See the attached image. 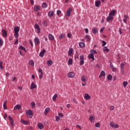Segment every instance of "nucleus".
Here are the masks:
<instances>
[{"label": "nucleus", "instance_id": "obj_44", "mask_svg": "<svg viewBox=\"0 0 130 130\" xmlns=\"http://www.w3.org/2000/svg\"><path fill=\"white\" fill-rule=\"evenodd\" d=\"M95 127H100V123L99 122H97L95 124Z\"/></svg>", "mask_w": 130, "mask_h": 130}, {"label": "nucleus", "instance_id": "obj_29", "mask_svg": "<svg viewBox=\"0 0 130 130\" xmlns=\"http://www.w3.org/2000/svg\"><path fill=\"white\" fill-rule=\"evenodd\" d=\"M92 32L93 34H96V33L98 32V29H97V28H94L92 29Z\"/></svg>", "mask_w": 130, "mask_h": 130}, {"label": "nucleus", "instance_id": "obj_24", "mask_svg": "<svg viewBox=\"0 0 130 130\" xmlns=\"http://www.w3.org/2000/svg\"><path fill=\"white\" fill-rule=\"evenodd\" d=\"M79 47H80L81 48H83L85 46V43L83 42L79 43Z\"/></svg>", "mask_w": 130, "mask_h": 130}, {"label": "nucleus", "instance_id": "obj_54", "mask_svg": "<svg viewBox=\"0 0 130 130\" xmlns=\"http://www.w3.org/2000/svg\"><path fill=\"white\" fill-rule=\"evenodd\" d=\"M111 70L112 71V72H115V71H116V68L113 67L112 68H111Z\"/></svg>", "mask_w": 130, "mask_h": 130}, {"label": "nucleus", "instance_id": "obj_43", "mask_svg": "<svg viewBox=\"0 0 130 130\" xmlns=\"http://www.w3.org/2000/svg\"><path fill=\"white\" fill-rule=\"evenodd\" d=\"M124 64H125V62H122L120 64V67H121V68L122 69H123V67H124Z\"/></svg>", "mask_w": 130, "mask_h": 130}, {"label": "nucleus", "instance_id": "obj_28", "mask_svg": "<svg viewBox=\"0 0 130 130\" xmlns=\"http://www.w3.org/2000/svg\"><path fill=\"white\" fill-rule=\"evenodd\" d=\"M52 63H53V62L52 61V60L47 61V65L48 66V67H51V66L52 65Z\"/></svg>", "mask_w": 130, "mask_h": 130}, {"label": "nucleus", "instance_id": "obj_15", "mask_svg": "<svg viewBox=\"0 0 130 130\" xmlns=\"http://www.w3.org/2000/svg\"><path fill=\"white\" fill-rule=\"evenodd\" d=\"M88 58L89 59H92V60H95V58H94V54H89L88 55Z\"/></svg>", "mask_w": 130, "mask_h": 130}, {"label": "nucleus", "instance_id": "obj_27", "mask_svg": "<svg viewBox=\"0 0 130 130\" xmlns=\"http://www.w3.org/2000/svg\"><path fill=\"white\" fill-rule=\"evenodd\" d=\"M49 110H50V108H46L45 109L44 114H45V115H46L47 114V113H48V112H49Z\"/></svg>", "mask_w": 130, "mask_h": 130}, {"label": "nucleus", "instance_id": "obj_48", "mask_svg": "<svg viewBox=\"0 0 130 130\" xmlns=\"http://www.w3.org/2000/svg\"><path fill=\"white\" fill-rule=\"evenodd\" d=\"M61 38H64V35L61 34L59 36V39H61Z\"/></svg>", "mask_w": 130, "mask_h": 130}, {"label": "nucleus", "instance_id": "obj_39", "mask_svg": "<svg viewBox=\"0 0 130 130\" xmlns=\"http://www.w3.org/2000/svg\"><path fill=\"white\" fill-rule=\"evenodd\" d=\"M34 9H35V11H36V12H37V11H39L40 9V7L35 6Z\"/></svg>", "mask_w": 130, "mask_h": 130}, {"label": "nucleus", "instance_id": "obj_3", "mask_svg": "<svg viewBox=\"0 0 130 130\" xmlns=\"http://www.w3.org/2000/svg\"><path fill=\"white\" fill-rule=\"evenodd\" d=\"M25 113L28 117H32V115H33V113L31 110H26Z\"/></svg>", "mask_w": 130, "mask_h": 130}, {"label": "nucleus", "instance_id": "obj_58", "mask_svg": "<svg viewBox=\"0 0 130 130\" xmlns=\"http://www.w3.org/2000/svg\"><path fill=\"white\" fill-rule=\"evenodd\" d=\"M19 43V40L17 39L15 41V44H18Z\"/></svg>", "mask_w": 130, "mask_h": 130}, {"label": "nucleus", "instance_id": "obj_42", "mask_svg": "<svg viewBox=\"0 0 130 130\" xmlns=\"http://www.w3.org/2000/svg\"><path fill=\"white\" fill-rule=\"evenodd\" d=\"M19 49H21V50H24V51H26V49L23 46H20L19 47Z\"/></svg>", "mask_w": 130, "mask_h": 130}, {"label": "nucleus", "instance_id": "obj_23", "mask_svg": "<svg viewBox=\"0 0 130 130\" xmlns=\"http://www.w3.org/2000/svg\"><path fill=\"white\" fill-rule=\"evenodd\" d=\"M113 20V17L109 16L107 18V21L110 22V21H112Z\"/></svg>", "mask_w": 130, "mask_h": 130}, {"label": "nucleus", "instance_id": "obj_26", "mask_svg": "<svg viewBox=\"0 0 130 130\" xmlns=\"http://www.w3.org/2000/svg\"><path fill=\"white\" fill-rule=\"evenodd\" d=\"M105 76V72L102 71L100 75H99V77L101 78V77H104Z\"/></svg>", "mask_w": 130, "mask_h": 130}, {"label": "nucleus", "instance_id": "obj_56", "mask_svg": "<svg viewBox=\"0 0 130 130\" xmlns=\"http://www.w3.org/2000/svg\"><path fill=\"white\" fill-rule=\"evenodd\" d=\"M59 119H60L59 116H57L56 117V120L57 121H58L59 120Z\"/></svg>", "mask_w": 130, "mask_h": 130}, {"label": "nucleus", "instance_id": "obj_19", "mask_svg": "<svg viewBox=\"0 0 130 130\" xmlns=\"http://www.w3.org/2000/svg\"><path fill=\"white\" fill-rule=\"evenodd\" d=\"M81 81L82 82H87V77L85 76H82L81 77Z\"/></svg>", "mask_w": 130, "mask_h": 130}, {"label": "nucleus", "instance_id": "obj_9", "mask_svg": "<svg viewBox=\"0 0 130 130\" xmlns=\"http://www.w3.org/2000/svg\"><path fill=\"white\" fill-rule=\"evenodd\" d=\"M84 98L86 100H90L91 99V96L88 93H85Z\"/></svg>", "mask_w": 130, "mask_h": 130}, {"label": "nucleus", "instance_id": "obj_6", "mask_svg": "<svg viewBox=\"0 0 130 130\" xmlns=\"http://www.w3.org/2000/svg\"><path fill=\"white\" fill-rule=\"evenodd\" d=\"M34 42L36 45H38L40 43V40H39L38 38H35L34 39Z\"/></svg>", "mask_w": 130, "mask_h": 130}, {"label": "nucleus", "instance_id": "obj_30", "mask_svg": "<svg viewBox=\"0 0 130 130\" xmlns=\"http://www.w3.org/2000/svg\"><path fill=\"white\" fill-rule=\"evenodd\" d=\"M68 64L70 66L71 64H73V59L69 58L68 60Z\"/></svg>", "mask_w": 130, "mask_h": 130}, {"label": "nucleus", "instance_id": "obj_64", "mask_svg": "<svg viewBox=\"0 0 130 130\" xmlns=\"http://www.w3.org/2000/svg\"><path fill=\"white\" fill-rule=\"evenodd\" d=\"M119 32L121 35V34H122V32H121V29H120V28L119 29Z\"/></svg>", "mask_w": 130, "mask_h": 130}, {"label": "nucleus", "instance_id": "obj_61", "mask_svg": "<svg viewBox=\"0 0 130 130\" xmlns=\"http://www.w3.org/2000/svg\"><path fill=\"white\" fill-rule=\"evenodd\" d=\"M105 29V27H103L100 29V32H103L104 30Z\"/></svg>", "mask_w": 130, "mask_h": 130}, {"label": "nucleus", "instance_id": "obj_37", "mask_svg": "<svg viewBox=\"0 0 130 130\" xmlns=\"http://www.w3.org/2000/svg\"><path fill=\"white\" fill-rule=\"evenodd\" d=\"M94 53H97V51L94 49L90 50V54H94Z\"/></svg>", "mask_w": 130, "mask_h": 130}, {"label": "nucleus", "instance_id": "obj_22", "mask_svg": "<svg viewBox=\"0 0 130 130\" xmlns=\"http://www.w3.org/2000/svg\"><path fill=\"white\" fill-rule=\"evenodd\" d=\"M21 123H23V124H28L29 123V121H25L24 119H22L21 120Z\"/></svg>", "mask_w": 130, "mask_h": 130}, {"label": "nucleus", "instance_id": "obj_12", "mask_svg": "<svg viewBox=\"0 0 130 130\" xmlns=\"http://www.w3.org/2000/svg\"><path fill=\"white\" fill-rule=\"evenodd\" d=\"M101 4V1H96L95 2V7H96V8H98V7H99V6H100V4Z\"/></svg>", "mask_w": 130, "mask_h": 130}, {"label": "nucleus", "instance_id": "obj_32", "mask_svg": "<svg viewBox=\"0 0 130 130\" xmlns=\"http://www.w3.org/2000/svg\"><path fill=\"white\" fill-rule=\"evenodd\" d=\"M3 45H4V40L3 39H0V48L3 47Z\"/></svg>", "mask_w": 130, "mask_h": 130}, {"label": "nucleus", "instance_id": "obj_2", "mask_svg": "<svg viewBox=\"0 0 130 130\" xmlns=\"http://www.w3.org/2000/svg\"><path fill=\"white\" fill-rule=\"evenodd\" d=\"M79 58L80 60L79 62V64L80 66H83L85 63V61H84V55H81Z\"/></svg>", "mask_w": 130, "mask_h": 130}, {"label": "nucleus", "instance_id": "obj_11", "mask_svg": "<svg viewBox=\"0 0 130 130\" xmlns=\"http://www.w3.org/2000/svg\"><path fill=\"white\" fill-rule=\"evenodd\" d=\"M2 36L3 37H7V34H8V32H7V30H5V29H3L2 30Z\"/></svg>", "mask_w": 130, "mask_h": 130}, {"label": "nucleus", "instance_id": "obj_16", "mask_svg": "<svg viewBox=\"0 0 130 130\" xmlns=\"http://www.w3.org/2000/svg\"><path fill=\"white\" fill-rule=\"evenodd\" d=\"M85 38L88 42H90V41H91V38H90V36L86 35L85 36Z\"/></svg>", "mask_w": 130, "mask_h": 130}, {"label": "nucleus", "instance_id": "obj_46", "mask_svg": "<svg viewBox=\"0 0 130 130\" xmlns=\"http://www.w3.org/2000/svg\"><path fill=\"white\" fill-rule=\"evenodd\" d=\"M3 61H0V70H3Z\"/></svg>", "mask_w": 130, "mask_h": 130}, {"label": "nucleus", "instance_id": "obj_4", "mask_svg": "<svg viewBox=\"0 0 130 130\" xmlns=\"http://www.w3.org/2000/svg\"><path fill=\"white\" fill-rule=\"evenodd\" d=\"M110 125L111 127H113V128H118V127H119L117 124L114 125V122L112 121L110 123Z\"/></svg>", "mask_w": 130, "mask_h": 130}, {"label": "nucleus", "instance_id": "obj_41", "mask_svg": "<svg viewBox=\"0 0 130 130\" xmlns=\"http://www.w3.org/2000/svg\"><path fill=\"white\" fill-rule=\"evenodd\" d=\"M108 80H109V81H111V80H112V76H111V75H109L108 76Z\"/></svg>", "mask_w": 130, "mask_h": 130}, {"label": "nucleus", "instance_id": "obj_47", "mask_svg": "<svg viewBox=\"0 0 130 130\" xmlns=\"http://www.w3.org/2000/svg\"><path fill=\"white\" fill-rule=\"evenodd\" d=\"M43 25H44V26H47V21L44 20L43 21Z\"/></svg>", "mask_w": 130, "mask_h": 130}, {"label": "nucleus", "instance_id": "obj_8", "mask_svg": "<svg viewBox=\"0 0 130 130\" xmlns=\"http://www.w3.org/2000/svg\"><path fill=\"white\" fill-rule=\"evenodd\" d=\"M35 29H36V30H38L37 33H40L41 29H40V27H39V25H38V24L35 25Z\"/></svg>", "mask_w": 130, "mask_h": 130}, {"label": "nucleus", "instance_id": "obj_36", "mask_svg": "<svg viewBox=\"0 0 130 130\" xmlns=\"http://www.w3.org/2000/svg\"><path fill=\"white\" fill-rule=\"evenodd\" d=\"M127 84H128V83H127V82H126V81H124L123 82V85L124 88L126 87V86H127Z\"/></svg>", "mask_w": 130, "mask_h": 130}, {"label": "nucleus", "instance_id": "obj_31", "mask_svg": "<svg viewBox=\"0 0 130 130\" xmlns=\"http://www.w3.org/2000/svg\"><path fill=\"white\" fill-rule=\"evenodd\" d=\"M103 50H104V51H107V52H109V51H110L109 49H108L107 47H106V46H105L103 47Z\"/></svg>", "mask_w": 130, "mask_h": 130}, {"label": "nucleus", "instance_id": "obj_60", "mask_svg": "<svg viewBox=\"0 0 130 130\" xmlns=\"http://www.w3.org/2000/svg\"><path fill=\"white\" fill-rule=\"evenodd\" d=\"M114 108H115L113 106H111L110 110H114Z\"/></svg>", "mask_w": 130, "mask_h": 130}, {"label": "nucleus", "instance_id": "obj_7", "mask_svg": "<svg viewBox=\"0 0 130 130\" xmlns=\"http://www.w3.org/2000/svg\"><path fill=\"white\" fill-rule=\"evenodd\" d=\"M72 11H73V9H72V8H70L69 9L66 14V15L67 16V17H70V16H71V12H72Z\"/></svg>", "mask_w": 130, "mask_h": 130}, {"label": "nucleus", "instance_id": "obj_5", "mask_svg": "<svg viewBox=\"0 0 130 130\" xmlns=\"http://www.w3.org/2000/svg\"><path fill=\"white\" fill-rule=\"evenodd\" d=\"M75 73L73 72H69L67 74V77H68V78H75Z\"/></svg>", "mask_w": 130, "mask_h": 130}, {"label": "nucleus", "instance_id": "obj_34", "mask_svg": "<svg viewBox=\"0 0 130 130\" xmlns=\"http://www.w3.org/2000/svg\"><path fill=\"white\" fill-rule=\"evenodd\" d=\"M3 107L4 109H7V101L4 102Z\"/></svg>", "mask_w": 130, "mask_h": 130}, {"label": "nucleus", "instance_id": "obj_18", "mask_svg": "<svg viewBox=\"0 0 130 130\" xmlns=\"http://www.w3.org/2000/svg\"><path fill=\"white\" fill-rule=\"evenodd\" d=\"M37 86L35 84H34V82H32L30 85V89L31 90H33V89H35L36 88Z\"/></svg>", "mask_w": 130, "mask_h": 130}, {"label": "nucleus", "instance_id": "obj_17", "mask_svg": "<svg viewBox=\"0 0 130 130\" xmlns=\"http://www.w3.org/2000/svg\"><path fill=\"white\" fill-rule=\"evenodd\" d=\"M14 109H15V110H20V109H21V105H16L14 107Z\"/></svg>", "mask_w": 130, "mask_h": 130}, {"label": "nucleus", "instance_id": "obj_49", "mask_svg": "<svg viewBox=\"0 0 130 130\" xmlns=\"http://www.w3.org/2000/svg\"><path fill=\"white\" fill-rule=\"evenodd\" d=\"M61 13V11H60V10H58L57 11L56 14L58 16H59Z\"/></svg>", "mask_w": 130, "mask_h": 130}, {"label": "nucleus", "instance_id": "obj_63", "mask_svg": "<svg viewBox=\"0 0 130 130\" xmlns=\"http://www.w3.org/2000/svg\"><path fill=\"white\" fill-rule=\"evenodd\" d=\"M114 67H113V65L112 64V63H111L110 64V68L111 69L113 68Z\"/></svg>", "mask_w": 130, "mask_h": 130}, {"label": "nucleus", "instance_id": "obj_20", "mask_svg": "<svg viewBox=\"0 0 130 130\" xmlns=\"http://www.w3.org/2000/svg\"><path fill=\"white\" fill-rule=\"evenodd\" d=\"M44 53H45V50L44 49L42 52H41L39 53V55L40 56H41V57H43V56H44Z\"/></svg>", "mask_w": 130, "mask_h": 130}, {"label": "nucleus", "instance_id": "obj_1", "mask_svg": "<svg viewBox=\"0 0 130 130\" xmlns=\"http://www.w3.org/2000/svg\"><path fill=\"white\" fill-rule=\"evenodd\" d=\"M14 36L15 37V38H18V35L19 34V31H20V27H19V26H15L14 28Z\"/></svg>", "mask_w": 130, "mask_h": 130}, {"label": "nucleus", "instance_id": "obj_55", "mask_svg": "<svg viewBox=\"0 0 130 130\" xmlns=\"http://www.w3.org/2000/svg\"><path fill=\"white\" fill-rule=\"evenodd\" d=\"M85 33L86 34H88V32H89V29H88V28H85Z\"/></svg>", "mask_w": 130, "mask_h": 130}, {"label": "nucleus", "instance_id": "obj_51", "mask_svg": "<svg viewBox=\"0 0 130 130\" xmlns=\"http://www.w3.org/2000/svg\"><path fill=\"white\" fill-rule=\"evenodd\" d=\"M43 77V73H41V74H40L39 75V78H40V79H42V77Z\"/></svg>", "mask_w": 130, "mask_h": 130}, {"label": "nucleus", "instance_id": "obj_45", "mask_svg": "<svg viewBox=\"0 0 130 130\" xmlns=\"http://www.w3.org/2000/svg\"><path fill=\"white\" fill-rule=\"evenodd\" d=\"M47 7V4H46V3H43V4H42L43 8H45Z\"/></svg>", "mask_w": 130, "mask_h": 130}, {"label": "nucleus", "instance_id": "obj_35", "mask_svg": "<svg viewBox=\"0 0 130 130\" xmlns=\"http://www.w3.org/2000/svg\"><path fill=\"white\" fill-rule=\"evenodd\" d=\"M57 98V94H55L52 98V100L55 101L56 100V98Z\"/></svg>", "mask_w": 130, "mask_h": 130}, {"label": "nucleus", "instance_id": "obj_33", "mask_svg": "<svg viewBox=\"0 0 130 130\" xmlns=\"http://www.w3.org/2000/svg\"><path fill=\"white\" fill-rule=\"evenodd\" d=\"M29 64H30V66H32V67H34V61L32 60H30L29 61Z\"/></svg>", "mask_w": 130, "mask_h": 130}, {"label": "nucleus", "instance_id": "obj_38", "mask_svg": "<svg viewBox=\"0 0 130 130\" xmlns=\"http://www.w3.org/2000/svg\"><path fill=\"white\" fill-rule=\"evenodd\" d=\"M94 119H95V117L91 115L89 117V120L92 122L93 120H94Z\"/></svg>", "mask_w": 130, "mask_h": 130}, {"label": "nucleus", "instance_id": "obj_50", "mask_svg": "<svg viewBox=\"0 0 130 130\" xmlns=\"http://www.w3.org/2000/svg\"><path fill=\"white\" fill-rule=\"evenodd\" d=\"M8 118H9L10 121H14V120H13V118L11 116H8Z\"/></svg>", "mask_w": 130, "mask_h": 130}, {"label": "nucleus", "instance_id": "obj_14", "mask_svg": "<svg viewBox=\"0 0 130 130\" xmlns=\"http://www.w3.org/2000/svg\"><path fill=\"white\" fill-rule=\"evenodd\" d=\"M48 16V17H53L54 16V12L53 11L49 12Z\"/></svg>", "mask_w": 130, "mask_h": 130}, {"label": "nucleus", "instance_id": "obj_25", "mask_svg": "<svg viewBox=\"0 0 130 130\" xmlns=\"http://www.w3.org/2000/svg\"><path fill=\"white\" fill-rule=\"evenodd\" d=\"M38 127H39V129H42V128H44V126H43V124L42 123H39L38 124Z\"/></svg>", "mask_w": 130, "mask_h": 130}, {"label": "nucleus", "instance_id": "obj_21", "mask_svg": "<svg viewBox=\"0 0 130 130\" xmlns=\"http://www.w3.org/2000/svg\"><path fill=\"white\" fill-rule=\"evenodd\" d=\"M48 38L49 40H54V37L51 34L48 35Z\"/></svg>", "mask_w": 130, "mask_h": 130}, {"label": "nucleus", "instance_id": "obj_13", "mask_svg": "<svg viewBox=\"0 0 130 130\" xmlns=\"http://www.w3.org/2000/svg\"><path fill=\"white\" fill-rule=\"evenodd\" d=\"M115 13H116V11L113 10L109 14V15L111 17V16H114L115 15Z\"/></svg>", "mask_w": 130, "mask_h": 130}, {"label": "nucleus", "instance_id": "obj_10", "mask_svg": "<svg viewBox=\"0 0 130 130\" xmlns=\"http://www.w3.org/2000/svg\"><path fill=\"white\" fill-rule=\"evenodd\" d=\"M73 51H74V49H73L72 48H70L68 51V55H69V56H72V54Z\"/></svg>", "mask_w": 130, "mask_h": 130}, {"label": "nucleus", "instance_id": "obj_40", "mask_svg": "<svg viewBox=\"0 0 130 130\" xmlns=\"http://www.w3.org/2000/svg\"><path fill=\"white\" fill-rule=\"evenodd\" d=\"M36 105V104H35V102H31V106L32 108H35V106Z\"/></svg>", "mask_w": 130, "mask_h": 130}, {"label": "nucleus", "instance_id": "obj_62", "mask_svg": "<svg viewBox=\"0 0 130 130\" xmlns=\"http://www.w3.org/2000/svg\"><path fill=\"white\" fill-rule=\"evenodd\" d=\"M10 124L13 126L14 125V121H10Z\"/></svg>", "mask_w": 130, "mask_h": 130}, {"label": "nucleus", "instance_id": "obj_57", "mask_svg": "<svg viewBox=\"0 0 130 130\" xmlns=\"http://www.w3.org/2000/svg\"><path fill=\"white\" fill-rule=\"evenodd\" d=\"M67 36L68 38H71V36H72V34L71 33H69L68 34Z\"/></svg>", "mask_w": 130, "mask_h": 130}, {"label": "nucleus", "instance_id": "obj_52", "mask_svg": "<svg viewBox=\"0 0 130 130\" xmlns=\"http://www.w3.org/2000/svg\"><path fill=\"white\" fill-rule=\"evenodd\" d=\"M58 116H59V117H61V118L63 117V115L61 114V113H58Z\"/></svg>", "mask_w": 130, "mask_h": 130}, {"label": "nucleus", "instance_id": "obj_53", "mask_svg": "<svg viewBox=\"0 0 130 130\" xmlns=\"http://www.w3.org/2000/svg\"><path fill=\"white\" fill-rule=\"evenodd\" d=\"M102 42H103L102 46H105V45H106V42H105V41H102Z\"/></svg>", "mask_w": 130, "mask_h": 130}, {"label": "nucleus", "instance_id": "obj_59", "mask_svg": "<svg viewBox=\"0 0 130 130\" xmlns=\"http://www.w3.org/2000/svg\"><path fill=\"white\" fill-rule=\"evenodd\" d=\"M7 117H8V115H7V114H5L4 117V118L7 120Z\"/></svg>", "mask_w": 130, "mask_h": 130}]
</instances>
